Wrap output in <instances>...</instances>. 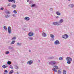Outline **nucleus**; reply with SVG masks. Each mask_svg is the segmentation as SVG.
Masks as SVG:
<instances>
[{"instance_id":"f257e3e1","label":"nucleus","mask_w":74,"mask_h":74,"mask_svg":"<svg viewBox=\"0 0 74 74\" xmlns=\"http://www.w3.org/2000/svg\"><path fill=\"white\" fill-rule=\"evenodd\" d=\"M64 22V20L62 19H61L60 20L59 22L57 21L56 22H53L52 24L55 26H59L61 25V23H62Z\"/></svg>"},{"instance_id":"f03ea898","label":"nucleus","mask_w":74,"mask_h":74,"mask_svg":"<svg viewBox=\"0 0 74 74\" xmlns=\"http://www.w3.org/2000/svg\"><path fill=\"white\" fill-rule=\"evenodd\" d=\"M66 61H67V63L68 64H71V62L72 61V59L70 57H67L66 58Z\"/></svg>"},{"instance_id":"7ed1b4c3","label":"nucleus","mask_w":74,"mask_h":74,"mask_svg":"<svg viewBox=\"0 0 74 74\" xmlns=\"http://www.w3.org/2000/svg\"><path fill=\"white\" fill-rule=\"evenodd\" d=\"M49 64H51V65H55L57 64V62L55 61H52L49 62Z\"/></svg>"},{"instance_id":"20e7f679","label":"nucleus","mask_w":74,"mask_h":74,"mask_svg":"<svg viewBox=\"0 0 74 74\" xmlns=\"http://www.w3.org/2000/svg\"><path fill=\"white\" fill-rule=\"evenodd\" d=\"M8 32L9 34L11 33V27L9 26L8 28Z\"/></svg>"},{"instance_id":"39448f33","label":"nucleus","mask_w":74,"mask_h":74,"mask_svg":"<svg viewBox=\"0 0 74 74\" xmlns=\"http://www.w3.org/2000/svg\"><path fill=\"white\" fill-rule=\"evenodd\" d=\"M33 63V61L32 60H29L27 62V64H29V65H31Z\"/></svg>"},{"instance_id":"423d86ee","label":"nucleus","mask_w":74,"mask_h":74,"mask_svg":"<svg viewBox=\"0 0 74 74\" xmlns=\"http://www.w3.org/2000/svg\"><path fill=\"white\" fill-rule=\"evenodd\" d=\"M62 38H65L66 39V38H67L68 37H69V36L67 35V34H64L62 36Z\"/></svg>"},{"instance_id":"0eeeda50","label":"nucleus","mask_w":74,"mask_h":74,"mask_svg":"<svg viewBox=\"0 0 74 74\" xmlns=\"http://www.w3.org/2000/svg\"><path fill=\"white\" fill-rule=\"evenodd\" d=\"M54 43L55 45H59V44H60L59 41L58 40H56L55 41Z\"/></svg>"},{"instance_id":"6e6552de","label":"nucleus","mask_w":74,"mask_h":74,"mask_svg":"<svg viewBox=\"0 0 74 74\" xmlns=\"http://www.w3.org/2000/svg\"><path fill=\"white\" fill-rule=\"evenodd\" d=\"M34 34L32 32H30L28 34L29 36V37H32L33 36Z\"/></svg>"},{"instance_id":"1a4fd4ad","label":"nucleus","mask_w":74,"mask_h":74,"mask_svg":"<svg viewBox=\"0 0 74 74\" xmlns=\"http://www.w3.org/2000/svg\"><path fill=\"white\" fill-rule=\"evenodd\" d=\"M24 19L25 20V21H28L30 20V18L28 17H25L24 18Z\"/></svg>"},{"instance_id":"9d476101","label":"nucleus","mask_w":74,"mask_h":74,"mask_svg":"<svg viewBox=\"0 0 74 74\" xmlns=\"http://www.w3.org/2000/svg\"><path fill=\"white\" fill-rule=\"evenodd\" d=\"M8 49H12V51H14V49H13V47L9 46L8 47Z\"/></svg>"},{"instance_id":"9b49d317","label":"nucleus","mask_w":74,"mask_h":74,"mask_svg":"<svg viewBox=\"0 0 74 74\" xmlns=\"http://www.w3.org/2000/svg\"><path fill=\"white\" fill-rule=\"evenodd\" d=\"M8 1L9 2H12L13 1V3H15V0H8Z\"/></svg>"},{"instance_id":"f8f14e48","label":"nucleus","mask_w":74,"mask_h":74,"mask_svg":"<svg viewBox=\"0 0 74 74\" xmlns=\"http://www.w3.org/2000/svg\"><path fill=\"white\" fill-rule=\"evenodd\" d=\"M42 36L43 37H46L47 36V34H46V33H45V32H43L42 33Z\"/></svg>"},{"instance_id":"ddd939ff","label":"nucleus","mask_w":74,"mask_h":74,"mask_svg":"<svg viewBox=\"0 0 74 74\" xmlns=\"http://www.w3.org/2000/svg\"><path fill=\"white\" fill-rule=\"evenodd\" d=\"M12 7L13 8H15L16 7V5L15 4H13L12 5Z\"/></svg>"},{"instance_id":"4468645a","label":"nucleus","mask_w":74,"mask_h":74,"mask_svg":"<svg viewBox=\"0 0 74 74\" xmlns=\"http://www.w3.org/2000/svg\"><path fill=\"white\" fill-rule=\"evenodd\" d=\"M74 5L73 4H71L69 5V6L70 8H73V7H74Z\"/></svg>"},{"instance_id":"2eb2a0df","label":"nucleus","mask_w":74,"mask_h":74,"mask_svg":"<svg viewBox=\"0 0 74 74\" xmlns=\"http://www.w3.org/2000/svg\"><path fill=\"white\" fill-rule=\"evenodd\" d=\"M56 14L57 15H60V13L59 12V11H58L56 12Z\"/></svg>"},{"instance_id":"dca6fc26","label":"nucleus","mask_w":74,"mask_h":74,"mask_svg":"<svg viewBox=\"0 0 74 74\" xmlns=\"http://www.w3.org/2000/svg\"><path fill=\"white\" fill-rule=\"evenodd\" d=\"M10 16V15H9L8 14H7V15H5V18H9Z\"/></svg>"},{"instance_id":"f3484780","label":"nucleus","mask_w":74,"mask_h":74,"mask_svg":"<svg viewBox=\"0 0 74 74\" xmlns=\"http://www.w3.org/2000/svg\"><path fill=\"white\" fill-rule=\"evenodd\" d=\"M15 42V40H13L12 41L10 45H12V44H14Z\"/></svg>"},{"instance_id":"a211bd4d","label":"nucleus","mask_w":74,"mask_h":74,"mask_svg":"<svg viewBox=\"0 0 74 74\" xmlns=\"http://www.w3.org/2000/svg\"><path fill=\"white\" fill-rule=\"evenodd\" d=\"M50 36L51 38H54V37H55V36L52 34H50Z\"/></svg>"},{"instance_id":"6ab92c4d","label":"nucleus","mask_w":74,"mask_h":74,"mask_svg":"<svg viewBox=\"0 0 74 74\" xmlns=\"http://www.w3.org/2000/svg\"><path fill=\"white\" fill-rule=\"evenodd\" d=\"M53 68H55L56 69H58V66H56V65H55L53 66Z\"/></svg>"},{"instance_id":"aec40b11","label":"nucleus","mask_w":74,"mask_h":74,"mask_svg":"<svg viewBox=\"0 0 74 74\" xmlns=\"http://www.w3.org/2000/svg\"><path fill=\"white\" fill-rule=\"evenodd\" d=\"M5 13L7 14H11V12L9 11H6V12H5Z\"/></svg>"},{"instance_id":"412c9836","label":"nucleus","mask_w":74,"mask_h":74,"mask_svg":"<svg viewBox=\"0 0 74 74\" xmlns=\"http://www.w3.org/2000/svg\"><path fill=\"white\" fill-rule=\"evenodd\" d=\"M17 45L18 46H21L22 45V44L21 43L18 42L17 43Z\"/></svg>"},{"instance_id":"4be33fe9","label":"nucleus","mask_w":74,"mask_h":74,"mask_svg":"<svg viewBox=\"0 0 74 74\" xmlns=\"http://www.w3.org/2000/svg\"><path fill=\"white\" fill-rule=\"evenodd\" d=\"M36 5L34 4H32V5H31V7H36Z\"/></svg>"},{"instance_id":"5701e85b","label":"nucleus","mask_w":74,"mask_h":74,"mask_svg":"<svg viewBox=\"0 0 74 74\" xmlns=\"http://www.w3.org/2000/svg\"><path fill=\"white\" fill-rule=\"evenodd\" d=\"M56 69H55V68L53 69L52 70L53 71H54V72H57V70H56Z\"/></svg>"},{"instance_id":"b1692460","label":"nucleus","mask_w":74,"mask_h":74,"mask_svg":"<svg viewBox=\"0 0 74 74\" xmlns=\"http://www.w3.org/2000/svg\"><path fill=\"white\" fill-rule=\"evenodd\" d=\"M3 28L4 29V30H6V31L7 30V27H6V26H3Z\"/></svg>"},{"instance_id":"393cba45","label":"nucleus","mask_w":74,"mask_h":74,"mask_svg":"<svg viewBox=\"0 0 74 74\" xmlns=\"http://www.w3.org/2000/svg\"><path fill=\"white\" fill-rule=\"evenodd\" d=\"M66 71L65 70H63V74H66Z\"/></svg>"},{"instance_id":"a878e982","label":"nucleus","mask_w":74,"mask_h":74,"mask_svg":"<svg viewBox=\"0 0 74 74\" xmlns=\"http://www.w3.org/2000/svg\"><path fill=\"white\" fill-rule=\"evenodd\" d=\"M16 40V37L14 36L13 37V38L12 39V40Z\"/></svg>"},{"instance_id":"bb28decb","label":"nucleus","mask_w":74,"mask_h":74,"mask_svg":"<svg viewBox=\"0 0 74 74\" xmlns=\"http://www.w3.org/2000/svg\"><path fill=\"white\" fill-rule=\"evenodd\" d=\"M7 63L8 64L10 65V64H11V61H8Z\"/></svg>"},{"instance_id":"cd10ccee","label":"nucleus","mask_w":74,"mask_h":74,"mask_svg":"<svg viewBox=\"0 0 74 74\" xmlns=\"http://www.w3.org/2000/svg\"><path fill=\"white\" fill-rule=\"evenodd\" d=\"M13 12L14 14H17V12L15 10H14L13 11Z\"/></svg>"},{"instance_id":"c85d7f7f","label":"nucleus","mask_w":74,"mask_h":74,"mask_svg":"<svg viewBox=\"0 0 74 74\" xmlns=\"http://www.w3.org/2000/svg\"><path fill=\"white\" fill-rule=\"evenodd\" d=\"M28 38H29V39H30L31 40H32L33 39V37H28Z\"/></svg>"},{"instance_id":"c756f323","label":"nucleus","mask_w":74,"mask_h":74,"mask_svg":"<svg viewBox=\"0 0 74 74\" xmlns=\"http://www.w3.org/2000/svg\"><path fill=\"white\" fill-rule=\"evenodd\" d=\"M9 53H10V52L8 51H7L5 52V53L6 55H8V54H9Z\"/></svg>"},{"instance_id":"7c9ffc66","label":"nucleus","mask_w":74,"mask_h":74,"mask_svg":"<svg viewBox=\"0 0 74 74\" xmlns=\"http://www.w3.org/2000/svg\"><path fill=\"white\" fill-rule=\"evenodd\" d=\"M59 60H63V58H62V57H60L59 58Z\"/></svg>"},{"instance_id":"2f4dec72","label":"nucleus","mask_w":74,"mask_h":74,"mask_svg":"<svg viewBox=\"0 0 74 74\" xmlns=\"http://www.w3.org/2000/svg\"><path fill=\"white\" fill-rule=\"evenodd\" d=\"M14 67H15V69H19L18 66H15Z\"/></svg>"},{"instance_id":"473e14b6","label":"nucleus","mask_w":74,"mask_h":74,"mask_svg":"<svg viewBox=\"0 0 74 74\" xmlns=\"http://www.w3.org/2000/svg\"><path fill=\"white\" fill-rule=\"evenodd\" d=\"M49 10L50 11H53V8H52L49 9Z\"/></svg>"},{"instance_id":"72a5a7b5","label":"nucleus","mask_w":74,"mask_h":74,"mask_svg":"<svg viewBox=\"0 0 74 74\" xmlns=\"http://www.w3.org/2000/svg\"><path fill=\"white\" fill-rule=\"evenodd\" d=\"M58 74H61V71L60 70H59L58 71Z\"/></svg>"},{"instance_id":"f704fd0d","label":"nucleus","mask_w":74,"mask_h":74,"mask_svg":"<svg viewBox=\"0 0 74 74\" xmlns=\"http://www.w3.org/2000/svg\"><path fill=\"white\" fill-rule=\"evenodd\" d=\"M51 41H54V40H55V38H51Z\"/></svg>"},{"instance_id":"c9c22d12","label":"nucleus","mask_w":74,"mask_h":74,"mask_svg":"<svg viewBox=\"0 0 74 74\" xmlns=\"http://www.w3.org/2000/svg\"><path fill=\"white\" fill-rule=\"evenodd\" d=\"M2 67H3V68H4V69H5V68H6V66H5V65H3L2 66Z\"/></svg>"},{"instance_id":"e433bc0d","label":"nucleus","mask_w":74,"mask_h":74,"mask_svg":"<svg viewBox=\"0 0 74 74\" xmlns=\"http://www.w3.org/2000/svg\"><path fill=\"white\" fill-rule=\"evenodd\" d=\"M10 72L11 73H14V71H13V70H11Z\"/></svg>"},{"instance_id":"4c0bfd02","label":"nucleus","mask_w":74,"mask_h":74,"mask_svg":"<svg viewBox=\"0 0 74 74\" xmlns=\"http://www.w3.org/2000/svg\"><path fill=\"white\" fill-rule=\"evenodd\" d=\"M10 69H13V67H12V65L10 66Z\"/></svg>"},{"instance_id":"58836bf2","label":"nucleus","mask_w":74,"mask_h":74,"mask_svg":"<svg viewBox=\"0 0 74 74\" xmlns=\"http://www.w3.org/2000/svg\"><path fill=\"white\" fill-rule=\"evenodd\" d=\"M12 16H13L14 17H16V15H15V14H13L12 15Z\"/></svg>"},{"instance_id":"ea45409f","label":"nucleus","mask_w":74,"mask_h":74,"mask_svg":"<svg viewBox=\"0 0 74 74\" xmlns=\"http://www.w3.org/2000/svg\"><path fill=\"white\" fill-rule=\"evenodd\" d=\"M4 72L5 73H8V71L7 70H5Z\"/></svg>"},{"instance_id":"a19ab883","label":"nucleus","mask_w":74,"mask_h":74,"mask_svg":"<svg viewBox=\"0 0 74 74\" xmlns=\"http://www.w3.org/2000/svg\"><path fill=\"white\" fill-rule=\"evenodd\" d=\"M8 6L10 7V6H11V4L9 3L8 5Z\"/></svg>"},{"instance_id":"79ce46f5","label":"nucleus","mask_w":74,"mask_h":74,"mask_svg":"<svg viewBox=\"0 0 74 74\" xmlns=\"http://www.w3.org/2000/svg\"><path fill=\"white\" fill-rule=\"evenodd\" d=\"M66 69H67L68 70H69L70 69V68H69V67L67 66L66 67Z\"/></svg>"},{"instance_id":"37998d69","label":"nucleus","mask_w":74,"mask_h":74,"mask_svg":"<svg viewBox=\"0 0 74 74\" xmlns=\"http://www.w3.org/2000/svg\"><path fill=\"white\" fill-rule=\"evenodd\" d=\"M4 8H1V10H3Z\"/></svg>"},{"instance_id":"c03bdc74","label":"nucleus","mask_w":74,"mask_h":74,"mask_svg":"<svg viewBox=\"0 0 74 74\" xmlns=\"http://www.w3.org/2000/svg\"><path fill=\"white\" fill-rule=\"evenodd\" d=\"M56 18H57V19H58V18H59V17L58 16H56Z\"/></svg>"},{"instance_id":"a18cd8bd","label":"nucleus","mask_w":74,"mask_h":74,"mask_svg":"<svg viewBox=\"0 0 74 74\" xmlns=\"http://www.w3.org/2000/svg\"><path fill=\"white\" fill-rule=\"evenodd\" d=\"M29 52H32V51H31V50H29Z\"/></svg>"},{"instance_id":"49530a36","label":"nucleus","mask_w":74,"mask_h":74,"mask_svg":"<svg viewBox=\"0 0 74 74\" xmlns=\"http://www.w3.org/2000/svg\"><path fill=\"white\" fill-rule=\"evenodd\" d=\"M29 0H27V2H29Z\"/></svg>"},{"instance_id":"de8ad7c7","label":"nucleus","mask_w":74,"mask_h":74,"mask_svg":"<svg viewBox=\"0 0 74 74\" xmlns=\"http://www.w3.org/2000/svg\"><path fill=\"white\" fill-rule=\"evenodd\" d=\"M9 74H11V72H10L9 73Z\"/></svg>"},{"instance_id":"09e8293b","label":"nucleus","mask_w":74,"mask_h":74,"mask_svg":"<svg viewBox=\"0 0 74 74\" xmlns=\"http://www.w3.org/2000/svg\"><path fill=\"white\" fill-rule=\"evenodd\" d=\"M50 59H52V57H50Z\"/></svg>"},{"instance_id":"8fccbe9b","label":"nucleus","mask_w":74,"mask_h":74,"mask_svg":"<svg viewBox=\"0 0 74 74\" xmlns=\"http://www.w3.org/2000/svg\"><path fill=\"white\" fill-rule=\"evenodd\" d=\"M71 0H68V1H70Z\"/></svg>"},{"instance_id":"3c124183","label":"nucleus","mask_w":74,"mask_h":74,"mask_svg":"<svg viewBox=\"0 0 74 74\" xmlns=\"http://www.w3.org/2000/svg\"><path fill=\"white\" fill-rule=\"evenodd\" d=\"M17 74H19V73L17 72Z\"/></svg>"},{"instance_id":"603ef678","label":"nucleus","mask_w":74,"mask_h":74,"mask_svg":"<svg viewBox=\"0 0 74 74\" xmlns=\"http://www.w3.org/2000/svg\"><path fill=\"white\" fill-rule=\"evenodd\" d=\"M4 74H7L5 73H4Z\"/></svg>"},{"instance_id":"864d4df0","label":"nucleus","mask_w":74,"mask_h":74,"mask_svg":"<svg viewBox=\"0 0 74 74\" xmlns=\"http://www.w3.org/2000/svg\"><path fill=\"white\" fill-rule=\"evenodd\" d=\"M6 67H8V66H6Z\"/></svg>"},{"instance_id":"5fc2aeb1","label":"nucleus","mask_w":74,"mask_h":74,"mask_svg":"<svg viewBox=\"0 0 74 74\" xmlns=\"http://www.w3.org/2000/svg\"><path fill=\"white\" fill-rule=\"evenodd\" d=\"M39 62H40V60H39Z\"/></svg>"}]
</instances>
